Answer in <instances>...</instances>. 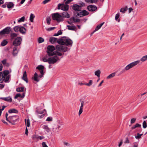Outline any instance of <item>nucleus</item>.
<instances>
[{"mask_svg":"<svg viewBox=\"0 0 147 147\" xmlns=\"http://www.w3.org/2000/svg\"><path fill=\"white\" fill-rule=\"evenodd\" d=\"M57 43L60 45L56 46V50L58 51L62 52L63 53L67 51L68 47L66 46H64L65 45L66 46L71 47L73 44L72 41L70 38H67L66 37L64 36L58 40Z\"/></svg>","mask_w":147,"mask_h":147,"instance_id":"1","label":"nucleus"},{"mask_svg":"<svg viewBox=\"0 0 147 147\" xmlns=\"http://www.w3.org/2000/svg\"><path fill=\"white\" fill-rule=\"evenodd\" d=\"M8 115V113H6L5 114L6 119L12 125H15V123L18 121V119L19 118V116L18 115L9 116L8 118L7 117Z\"/></svg>","mask_w":147,"mask_h":147,"instance_id":"2","label":"nucleus"},{"mask_svg":"<svg viewBox=\"0 0 147 147\" xmlns=\"http://www.w3.org/2000/svg\"><path fill=\"white\" fill-rule=\"evenodd\" d=\"M140 62L139 60H137L134 61L127 65L124 69H123L121 72L120 73L121 74H123L126 71L132 68L135 66H136L138 64H139Z\"/></svg>","mask_w":147,"mask_h":147,"instance_id":"3","label":"nucleus"},{"mask_svg":"<svg viewBox=\"0 0 147 147\" xmlns=\"http://www.w3.org/2000/svg\"><path fill=\"white\" fill-rule=\"evenodd\" d=\"M51 16L53 20L57 21L58 22L63 21V16L58 13H53L51 14Z\"/></svg>","mask_w":147,"mask_h":147,"instance_id":"4","label":"nucleus"},{"mask_svg":"<svg viewBox=\"0 0 147 147\" xmlns=\"http://www.w3.org/2000/svg\"><path fill=\"white\" fill-rule=\"evenodd\" d=\"M11 31V28L10 27H7L0 31V39L3 38L5 34H8Z\"/></svg>","mask_w":147,"mask_h":147,"instance_id":"5","label":"nucleus"},{"mask_svg":"<svg viewBox=\"0 0 147 147\" xmlns=\"http://www.w3.org/2000/svg\"><path fill=\"white\" fill-rule=\"evenodd\" d=\"M55 49H56V48L53 46L49 45L47 47V51L48 56H50L55 55V51H53Z\"/></svg>","mask_w":147,"mask_h":147,"instance_id":"6","label":"nucleus"},{"mask_svg":"<svg viewBox=\"0 0 147 147\" xmlns=\"http://www.w3.org/2000/svg\"><path fill=\"white\" fill-rule=\"evenodd\" d=\"M10 75H9L7 77L4 76L3 74V72H0V83L4 82L5 83L9 82Z\"/></svg>","mask_w":147,"mask_h":147,"instance_id":"7","label":"nucleus"},{"mask_svg":"<svg viewBox=\"0 0 147 147\" xmlns=\"http://www.w3.org/2000/svg\"><path fill=\"white\" fill-rule=\"evenodd\" d=\"M76 16L79 17L87 16L89 14V13L85 10H80L76 13Z\"/></svg>","mask_w":147,"mask_h":147,"instance_id":"8","label":"nucleus"},{"mask_svg":"<svg viewBox=\"0 0 147 147\" xmlns=\"http://www.w3.org/2000/svg\"><path fill=\"white\" fill-rule=\"evenodd\" d=\"M58 60H60V59L57 56L49 57V63L54 64L56 63Z\"/></svg>","mask_w":147,"mask_h":147,"instance_id":"9","label":"nucleus"},{"mask_svg":"<svg viewBox=\"0 0 147 147\" xmlns=\"http://www.w3.org/2000/svg\"><path fill=\"white\" fill-rule=\"evenodd\" d=\"M21 41L22 38L21 37H18L15 39L13 42V45L17 47L18 46H19L21 44Z\"/></svg>","mask_w":147,"mask_h":147,"instance_id":"10","label":"nucleus"},{"mask_svg":"<svg viewBox=\"0 0 147 147\" xmlns=\"http://www.w3.org/2000/svg\"><path fill=\"white\" fill-rule=\"evenodd\" d=\"M61 127V125H54L52 128L53 132L55 133H59L60 130V128Z\"/></svg>","mask_w":147,"mask_h":147,"instance_id":"11","label":"nucleus"},{"mask_svg":"<svg viewBox=\"0 0 147 147\" xmlns=\"http://www.w3.org/2000/svg\"><path fill=\"white\" fill-rule=\"evenodd\" d=\"M97 8L95 5H90L88 6L87 7V9L90 11H93L97 9Z\"/></svg>","mask_w":147,"mask_h":147,"instance_id":"12","label":"nucleus"},{"mask_svg":"<svg viewBox=\"0 0 147 147\" xmlns=\"http://www.w3.org/2000/svg\"><path fill=\"white\" fill-rule=\"evenodd\" d=\"M0 99L3 100L8 102H12L11 97L10 96L5 97H1L0 98Z\"/></svg>","mask_w":147,"mask_h":147,"instance_id":"13","label":"nucleus"},{"mask_svg":"<svg viewBox=\"0 0 147 147\" xmlns=\"http://www.w3.org/2000/svg\"><path fill=\"white\" fill-rule=\"evenodd\" d=\"M72 9L74 11L78 12L81 9V7L79 6V5L76 4L73 5Z\"/></svg>","mask_w":147,"mask_h":147,"instance_id":"14","label":"nucleus"},{"mask_svg":"<svg viewBox=\"0 0 147 147\" xmlns=\"http://www.w3.org/2000/svg\"><path fill=\"white\" fill-rule=\"evenodd\" d=\"M45 67L43 65H38L36 67V69H38L40 71V72L41 74H44V69Z\"/></svg>","mask_w":147,"mask_h":147,"instance_id":"15","label":"nucleus"},{"mask_svg":"<svg viewBox=\"0 0 147 147\" xmlns=\"http://www.w3.org/2000/svg\"><path fill=\"white\" fill-rule=\"evenodd\" d=\"M81 101V106L80 108V109L79 111L78 114L79 115H80L83 112V106L84 105V102L83 101L81 100H80Z\"/></svg>","mask_w":147,"mask_h":147,"instance_id":"16","label":"nucleus"},{"mask_svg":"<svg viewBox=\"0 0 147 147\" xmlns=\"http://www.w3.org/2000/svg\"><path fill=\"white\" fill-rule=\"evenodd\" d=\"M22 79L24 81H25L26 83H28V80L27 78V75L26 74V71L24 72L23 76L22 77Z\"/></svg>","mask_w":147,"mask_h":147,"instance_id":"17","label":"nucleus"},{"mask_svg":"<svg viewBox=\"0 0 147 147\" xmlns=\"http://www.w3.org/2000/svg\"><path fill=\"white\" fill-rule=\"evenodd\" d=\"M25 95V92L23 93L22 95L20 93L16 94L14 97L15 99H16L18 97L23 98L24 97Z\"/></svg>","mask_w":147,"mask_h":147,"instance_id":"18","label":"nucleus"},{"mask_svg":"<svg viewBox=\"0 0 147 147\" xmlns=\"http://www.w3.org/2000/svg\"><path fill=\"white\" fill-rule=\"evenodd\" d=\"M7 6L8 8L11 9L13 7L14 4L12 2H6Z\"/></svg>","mask_w":147,"mask_h":147,"instance_id":"19","label":"nucleus"},{"mask_svg":"<svg viewBox=\"0 0 147 147\" xmlns=\"http://www.w3.org/2000/svg\"><path fill=\"white\" fill-rule=\"evenodd\" d=\"M62 16L63 17V18H70L69 14L66 11H64L61 14Z\"/></svg>","mask_w":147,"mask_h":147,"instance_id":"20","label":"nucleus"},{"mask_svg":"<svg viewBox=\"0 0 147 147\" xmlns=\"http://www.w3.org/2000/svg\"><path fill=\"white\" fill-rule=\"evenodd\" d=\"M69 9V5L67 4L62 5L61 7V9L64 11H67Z\"/></svg>","mask_w":147,"mask_h":147,"instance_id":"21","label":"nucleus"},{"mask_svg":"<svg viewBox=\"0 0 147 147\" xmlns=\"http://www.w3.org/2000/svg\"><path fill=\"white\" fill-rule=\"evenodd\" d=\"M105 22H103L101 24H100L99 25H98L96 28H95L94 30L93 31L92 33V34H93L94 32H95L96 31H97L99 29L101 26L103 25V24H104Z\"/></svg>","mask_w":147,"mask_h":147,"instance_id":"22","label":"nucleus"},{"mask_svg":"<svg viewBox=\"0 0 147 147\" xmlns=\"http://www.w3.org/2000/svg\"><path fill=\"white\" fill-rule=\"evenodd\" d=\"M17 49L18 47L17 46H15L13 48V55L14 56L16 55L18 53Z\"/></svg>","mask_w":147,"mask_h":147,"instance_id":"23","label":"nucleus"},{"mask_svg":"<svg viewBox=\"0 0 147 147\" xmlns=\"http://www.w3.org/2000/svg\"><path fill=\"white\" fill-rule=\"evenodd\" d=\"M1 62L4 66H5L7 67H9V63L7 62L6 59H4Z\"/></svg>","mask_w":147,"mask_h":147,"instance_id":"24","label":"nucleus"},{"mask_svg":"<svg viewBox=\"0 0 147 147\" xmlns=\"http://www.w3.org/2000/svg\"><path fill=\"white\" fill-rule=\"evenodd\" d=\"M57 38L53 37L50 38L49 41L51 43H54L57 42Z\"/></svg>","mask_w":147,"mask_h":147,"instance_id":"25","label":"nucleus"},{"mask_svg":"<svg viewBox=\"0 0 147 147\" xmlns=\"http://www.w3.org/2000/svg\"><path fill=\"white\" fill-rule=\"evenodd\" d=\"M67 27L68 30H76L77 28L74 26H71L70 25H67Z\"/></svg>","mask_w":147,"mask_h":147,"instance_id":"26","label":"nucleus"},{"mask_svg":"<svg viewBox=\"0 0 147 147\" xmlns=\"http://www.w3.org/2000/svg\"><path fill=\"white\" fill-rule=\"evenodd\" d=\"M8 112L9 113H18V110L15 109H12L8 110Z\"/></svg>","mask_w":147,"mask_h":147,"instance_id":"27","label":"nucleus"},{"mask_svg":"<svg viewBox=\"0 0 147 147\" xmlns=\"http://www.w3.org/2000/svg\"><path fill=\"white\" fill-rule=\"evenodd\" d=\"M42 128L45 130L48 133L51 130L50 128H49L48 126L47 125H44L42 126Z\"/></svg>","mask_w":147,"mask_h":147,"instance_id":"28","label":"nucleus"},{"mask_svg":"<svg viewBox=\"0 0 147 147\" xmlns=\"http://www.w3.org/2000/svg\"><path fill=\"white\" fill-rule=\"evenodd\" d=\"M26 29L23 26H21L20 28V31L23 34H25L26 33Z\"/></svg>","mask_w":147,"mask_h":147,"instance_id":"29","label":"nucleus"},{"mask_svg":"<svg viewBox=\"0 0 147 147\" xmlns=\"http://www.w3.org/2000/svg\"><path fill=\"white\" fill-rule=\"evenodd\" d=\"M3 72V74L4 75V76H5L6 77L9 75V74L11 72H9V70H5Z\"/></svg>","mask_w":147,"mask_h":147,"instance_id":"30","label":"nucleus"},{"mask_svg":"<svg viewBox=\"0 0 147 147\" xmlns=\"http://www.w3.org/2000/svg\"><path fill=\"white\" fill-rule=\"evenodd\" d=\"M34 80L37 82H38L39 81V79L38 78V76L36 72H35L34 74V76L33 78Z\"/></svg>","mask_w":147,"mask_h":147,"instance_id":"31","label":"nucleus"},{"mask_svg":"<svg viewBox=\"0 0 147 147\" xmlns=\"http://www.w3.org/2000/svg\"><path fill=\"white\" fill-rule=\"evenodd\" d=\"M116 75V72H115L111 74H110L109 75L107 76V79H111L114 77H115Z\"/></svg>","mask_w":147,"mask_h":147,"instance_id":"32","label":"nucleus"},{"mask_svg":"<svg viewBox=\"0 0 147 147\" xmlns=\"http://www.w3.org/2000/svg\"><path fill=\"white\" fill-rule=\"evenodd\" d=\"M16 90L17 92H23L24 90V87L18 88H16Z\"/></svg>","mask_w":147,"mask_h":147,"instance_id":"33","label":"nucleus"},{"mask_svg":"<svg viewBox=\"0 0 147 147\" xmlns=\"http://www.w3.org/2000/svg\"><path fill=\"white\" fill-rule=\"evenodd\" d=\"M8 41L6 39L4 40L1 42V45L2 46H4L6 45L8 43Z\"/></svg>","mask_w":147,"mask_h":147,"instance_id":"34","label":"nucleus"},{"mask_svg":"<svg viewBox=\"0 0 147 147\" xmlns=\"http://www.w3.org/2000/svg\"><path fill=\"white\" fill-rule=\"evenodd\" d=\"M147 60V55L143 56L140 59V60H139L141 61L142 62H144Z\"/></svg>","mask_w":147,"mask_h":147,"instance_id":"35","label":"nucleus"},{"mask_svg":"<svg viewBox=\"0 0 147 147\" xmlns=\"http://www.w3.org/2000/svg\"><path fill=\"white\" fill-rule=\"evenodd\" d=\"M142 135V134H140L139 133H137V135H135V137L136 139H139L141 138V136Z\"/></svg>","mask_w":147,"mask_h":147,"instance_id":"36","label":"nucleus"},{"mask_svg":"<svg viewBox=\"0 0 147 147\" xmlns=\"http://www.w3.org/2000/svg\"><path fill=\"white\" fill-rule=\"evenodd\" d=\"M26 125V126L29 127L30 125V121L29 119L26 120V119H25Z\"/></svg>","mask_w":147,"mask_h":147,"instance_id":"37","label":"nucleus"},{"mask_svg":"<svg viewBox=\"0 0 147 147\" xmlns=\"http://www.w3.org/2000/svg\"><path fill=\"white\" fill-rule=\"evenodd\" d=\"M100 73L101 71L100 70H98L95 72V75L98 78L100 77Z\"/></svg>","mask_w":147,"mask_h":147,"instance_id":"38","label":"nucleus"},{"mask_svg":"<svg viewBox=\"0 0 147 147\" xmlns=\"http://www.w3.org/2000/svg\"><path fill=\"white\" fill-rule=\"evenodd\" d=\"M17 36V34L15 33H11V34L10 37L11 39H13L15 37Z\"/></svg>","mask_w":147,"mask_h":147,"instance_id":"39","label":"nucleus"},{"mask_svg":"<svg viewBox=\"0 0 147 147\" xmlns=\"http://www.w3.org/2000/svg\"><path fill=\"white\" fill-rule=\"evenodd\" d=\"M127 9V6H125V7L121 8L120 10V11L121 12L125 13Z\"/></svg>","mask_w":147,"mask_h":147,"instance_id":"40","label":"nucleus"},{"mask_svg":"<svg viewBox=\"0 0 147 147\" xmlns=\"http://www.w3.org/2000/svg\"><path fill=\"white\" fill-rule=\"evenodd\" d=\"M35 17V16L32 13L31 14L30 17V20L31 22H33V19Z\"/></svg>","mask_w":147,"mask_h":147,"instance_id":"41","label":"nucleus"},{"mask_svg":"<svg viewBox=\"0 0 147 147\" xmlns=\"http://www.w3.org/2000/svg\"><path fill=\"white\" fill-rule=\"evenodd\" d=\"M20 27L18 26H15L13 28V30L15 32H18L19 31H20Z\"/></svg>","mask_w":147,"mask_h":147,"instance_id":"42","label":"nucleus"},{"mask_svg":"<svg viewBox=\"0 0 147 147\" xmlns=\"http://www.w3.org/2000/svg\"><path fill=\"white\" fill-rule=\"evenodd\" d=\"M141 127V125L138 124L136 123L134 125H133L131 129H134L138 127Z\"/></svg>","mask_w":147,"mask_h":147,"instance_id":"43","label":"nucleus"},{"mask_svg":"<svg viewBox=\"0 0 147 147\" xmlns=\"http://www.w3.org/2000/svg\"><path fill=\"white\" fill-rule=\"evenodd\" d=\"M44 41V39L42 38V37H39L38 38V42L39 43H41L43 42Z\"/></svg>","mask_w":147,"mask_h":147,"instance_id":"44","label":"nucleus"},{"mask_svg":"<svg viewBox=\"0 0 147 147\" xmlns=\"http://www.w3.org/2000/svg\"><path fill=\"white\" fill-rule=\"evenodd\" d=\"M25 19V18L24 16H23L19 20H18V22H24V20Z\"/></svg>","mask_w":147,"mask_h":147,"instance_id":"45","label":"nucleus"},{"mask_svg":"<svg viewBox=\"0 0 147 147\" xmlns=\"http://www.w3.org/2000/svg\"><path fill=\"white\" fill-rule=\"evenodd\" d=\"M92 83L93 81L92 80H90L89 83H85V85L88 86H90L92 84Z\"/></svg>","mask_w":147,"mask_h":147,"instance_id":"46","label":"nucleus"},{"mask_svg":"<svg viewBox=\"0 0 147 147\" xmlns=\"http://www.w3.org/2000/svg\"><path fill=\"white\" fill-rule=\"evenodd\" d=\"M124 143L125 144H129V141L127 137L125 138V141L124 142Z\"/></svg>","mask_w":147,"mask_h":147,"instance_id":"47","label":"nucleus"},{"mask_svg":"<svg viewBox=\"0 0 147 147\" xmlns=\"http://www.w3.org/2000/svg\"><path fill=\"white\" fill-rule=\"evenodd\" d=\"M75 19L74 17L71 18L70 19V21L71 23H75Z\"/></svg>","mask_w":147,"mask_h":147,"instance_id":"48","label":"nucleus"},{"mask_svg":"<svg viewBox=\"0 0 147 147\" xmlns=\"http://www.w3.org/2000/svg\"><path fill=\"white\" fill-rule=\"evenodd\" d=\"M51 19L50 17L47 18L46 19V21L48 25L50 24V22Z\"/></svg>","mask_w":147,"mask_h":147,"instance_id":"49","label":"nucleus"},{"mask_svg":"<svg viewBox=\"0 0 147 147\" xmlns=\"http://www.w3.org/2000/svg\"><path fill=\"white\" fill-rule=\"evenodd\" d=\"M42 61L44 62H47L49 63V58L47 59L46 57H44L42 59Z\"/></svg>","mask_w":147,"mask_h":147,"instance_id":"50","label":"nucleus"},{"mask_svg":"<svg viewBox=\"0 0 147 147\" xmlns=\"http://www.w3.org/2000/svg\"><path fill=\"white\" fill-rule=\"evenodd\" d=\"M120 16V13H117L115 15V20H117Z\"/></svg>","mask_w":147,"mask_h":147,"instance_id":"51","label":"nucleus"},{"mask_svg":"<svg viewBox=\"0 0 147 147\" xmlns=\"http://www.w3.org/2000/svg\"><path fill=\"white\" fill-rule=\"evenodd\" d=\"M53 121V118L51 117H48L46 120V121Z\"/></svg>","mask_w":147,"mask_h":147,"instance_id":"52","label":"nucleus"},{"mask_svg":"<svg viewBox=\"0 0 147 147\" xmlns=\"http://www.w3.org/2000/svg\"><path fill=\"white\" fill-rule=\"evenodd\" d=\"M136 120V119L134 118H133L132 119H131V124L134 123L135 122Z\"/></svg>","mask_w":147,"mask_h":147,"instance_id":"53","label":"nucleus"},{"mask_svg":"<svg viewBox=\"0 0 147 147\" xmlns=\"http://www.w3.org/2000/svg\"><path fill=\"white\" fill-rule=\"evenodd\" d=\"M80 5L79 6L81 7V9H82V7H84L85 5V4L83 2H81L79 3Z\"/></svg>","mask_w":147,"mask_h":147,"instance_id":"54","label":"nucleus"},{"mask_svg":"<svg viewBox=\"0 0 147 147\" xmlns=\"http://www.w3.org/2000/svg\"><path fill=\"white\" fill-rule=\"evenodd\" d=\"M146 97H145L141 96V97H140V101L141 102H142L144 100L146 99Z\"/></svg>","mask_w":147,"mask_h":147,"instance_id":"55","label":"nucleus"},{"mask_svg":"<svg viewBox=\"0 0 147 147\" xmlns=\"http://www.w3.org/2000/svg\"><path fill=\"white\" fill-rule=\"evenodd\" d=\"M42 147H48V146L46 144V143L45 142H43L42 143Z\"/></svg>","mask_w":147,"mask_h":147,"instance_id":"56","label":"nucleus"},{"mask_svg":"<svg viewBox=\"0 0 147 147\" xmlns=\"http://www.w3.org/2000/svg\"><path fill=\"white\" fill-rule=\"evenodd\" d=\"M62 5H63V4H61V3L59 4L58 5L57 9H61V7Z\"/></svg>","mask_w":147,"mask_h":147,"instance_id":"57","label":"nucleus"},{"mask_svg":"<svg viewBox=\"0 0 147 147\" xmlns=\"http://www.w3.org/2000/svg\"><path fill=\"white\" fill-rule=\"evenodd\" d=\"M56 28L55 27H51L49 28H48L47 29V30L48 31H51L53 30L55 28Z\"/></svg>","mask_w":147,"mask_h":147,"instance_id":"58","label":"nucleus"},{"mask_svg":"<svg viewBox=\"0 0 147 147\" xmlns=\"http://www.w3.org/2000/svg\"><path fill=\"white\" fill-rule=\"evenodd\" d=\"M55 53H56V54L57 53V54L59 56H61L62 55V54L61 53L58 52L56 51L55 52Z\"/></svg>","mask_w":147,"mask_h":147,"instance_id":"59","label":"nucleus"},{"mask_svg":"<svg viewBox=\"0 0 147 147\" xmlns=\"http://www.w3.org/2000/svg\"><path fill=\"white\" fill-rule=\"evenodd\" d=\"M86 2L90 3H93L92 0H85Z\"/></svg>","mask_w":147,"mask_h":147,"instance_id":"60","label":"nucleus"},{"mask_svg":"<svg viewBox=\"0 0 147 147\" xmlns=\"http://www.w3.org/2000/svg\"><path fill=\"white\" fill-rule=\"evenodd\" d=\"M73 0H67L65 2V4H69Z\"/></svg>","mask_w":147,"mask_h":147,"instance_id":"61","label":"nucleus"},{"mask_svg":"<svg viewBox=\"0 0 147 147\" xmlns=\"http://www.w3.org/2000/svg\"><path fill=\"white\" fill-rule=\"evenodd\" d=\"M57 33L59 35H61L62 34V32L61 30H59Z\"/></svg>","mask_w":147,"mask_h":147,"instance_id":"62","label":"nucleus"},{"mask_svg":"<svg viewBox=\"0 0 147 147\" xmlns=\"http://www.w3.org/2000/svg\"><path fill=\"white\" fill-rule=\"evenodd\" d=\"M133 9L131 7L129 8L128 9V12L129 13H130L131 12L133 11Z\"/></svg>","mask_w":147,"mask_h":147,"instance_id":"63","label":"nucleus"},{"mask_svg":"<svg viewBox=\"0 0 147 147\" xmlns=\"http://www.w3.org/2000/svg\"><path fill=\"white\" fill-rule=\"evenodd\" d=\"M138 144L136 143H134V147H138Z\"/></svg>","mask_w":147,"mask_h":147,"instance_id":"64","label":"nucleus"}]
</instances>
